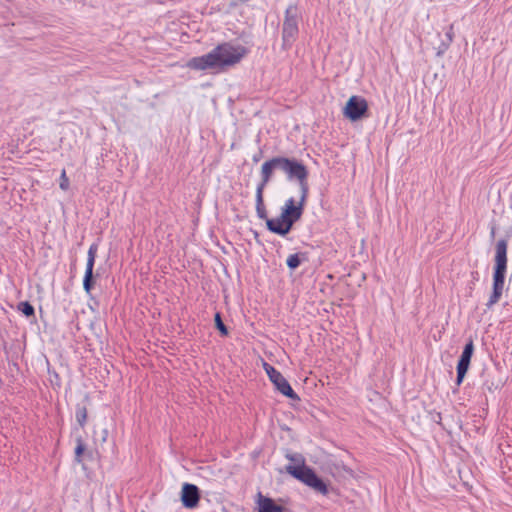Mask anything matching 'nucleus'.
Returning a JSON list of instances; mask_svg holds the SVG:
<instances>
[{
    "label": "nucleus",
    "mask_w": 512,
    "mask_h": 512,
    "mask_svg": "<svg viewBox=\"0 0 512 512\" xmlns=\"http://www.w3.org/2000/svg\"><path fill=\"white\" fill-rule=\"evenodd\" d=\"M473 352L474 344L472 340H469V342L465 345L457 364V385H460L463 382V379L469 369Z\"/></svg>",
    "instance_id": "9"
},
{
    "label": "nucleus",
    "mask_w": 512,
    "mask_h": 512,
    "mask_svg": "<svg viewBox=\"0 0 512 512\" xmlns=\"http://www.w3.org/2000/svg\"><path fill=\"white\" fill-rule=\"evenodd\" d=\"M247 54L246 47L231 42H223L207 54L191 58L186 63V67L196 71L210 70L214 73H220L239 64Z\"/></svg>",
    "instance_id": "2"
},
{
    "label": "nucleus",
    "mask_w": 512,
    "mask_h": 512,
    "mask_svg": "<svg viewBox=\"0 0 512 512\" xmlns=\"http://www.w3.org/2000/svg\"><path fill=\"white\" fill-rule=\"evenodd\" d=\"M304 259L300 257V254L298 253H295V254H291L288 256L287 258V266L290 268V269H296L300 264H301V261Z\"/></svg>",
    "instance_id": "16"
},
{
    "label": "nucleus",
    "mask_w": 512,
    "mask_h": 512,
    "mask_svg": "<svg viewBox=\"0 0 512 512\" xmlns=\"http://www.w3.org/2000/svg\"><path fill=\"white\" fill-rule=\"evenodd\" d=\"M275 169H280L279 157H273L265 161L261 166V181L256 190L264 192L265 187L271 181Z\"/></svg>",
    "instance_id": "10"
},
{
    "label": "nucleus",
    "mask_w": 512,
    "mask_h": 512,
    "mask_svg": "<svg viewBox=\"0 0 512 512\" xmlns=\"http://www.w3.org/2000/svg\"><path fill=\"white\" fill-rule=\"evenodd\" d=\"M368 102L357 95L351 96L343 108V115L350 121H357L367 116Z\"/></svg>",
    "instance_id": "6"
},
{
    "label": "nucleus",
    "mask_w": 512,
    "mask_h": 512,
    "mask_svg": "<svg viewBox=\"0 0 512 512\" xmlns=\"http://www.w3.org/2000/svg\"><path fill=\"white\" fill-rule=\"evenodd\" d=\"M256 512H286V508L277 504L272 498L258 493L256 496Z\"/></svg>",
    "instance_id": "11"
},
{
    "label": "nucleus",
    "mask_w": 512,
    "mask_h": 512,
    "mask_svg": "<svg viewBox=\"0 0 512 512\" xmlns=\"http://www.w3.org/2000/svg\"><path fill=\"white\" fill-rule=\"evenodd\" d=\"M18 310L27 317L34 316L35 314L34 307L27 301L20 302L18 304Z\"/></svg>",
    "instance_id": "15"
},
{
    "label": "nucleus",
    "mask_w": 512,
    "mask_h": 512,
    "mask_svg": "<svg viewBox=\"0 0 512 512\" xmlns=\"http://www.w3.org/2000/svg\"><path fill=\"white\" fill-rule=\"evenodd\" d=\"M98 246L97 244H92L87 253V263L86 270L83 279V288L87 294H90L93 288V269L95 264V259L97 255Z\"/></svg>",
    "instance_id": "8"
},
{
    "label": "nucleus",
    "mask_w": 512,
    "mask_h": 512,
    "mask_svg": "<svg viewBox=\"0 0 512 512\" xmlns=\"http://www.w3.org/2000/svg\"><path fill=\"white\" fill-rule=\"evenodd\" d=\"M86 449L85 443L81 437L76 439V447H75V461L77 463L82 462V455Z\"/></svg>",
    "instance_id": "14"
},
{
    "label": "nucleus",
    "mask_w": 512,
    "mask_h": 512,
    "mask_svg": "<svg viewBox=\"0 0 512 512\" xmlns=\"http://www.w3.org/2000/svg\"><path fill=\"white\" fill-rule=\"evenodd\" d=\"M508 241L506 239H500L495 244V254H494V266H493V284H492V293L487 302V307L491 308L493 305L498 303L500 300L504 285L505 278L508 268Z\"/></svg>",
    "instance_id": "3"
},
{
    "label": "nucleus",
    "mask_w": 512,
    "mask_h": 512,
    "mask_svg": "<svg viewBox=\"0 0 512 512\" xmlns=\"http://www.w3.org/2000/svg\"><path fill=\"white\" fill-rule=\"evenodd\" d=\"M256 212L260 219H265L266 222L272 218L267 217V211L264 205L263 192L256 190Z\"/></svg>",
    "instance_id": "13"
},
{
    "label": "nucleus",
    "mask_w": 512,
    "mask_h": 512,
    "mask_svg": "<svg viewBox=\"0 0 512 512\" xmlns=\"http://www.w3.org/2000/svg\"><path fill=\"white\" fill-rule=\"evenodd\" d=\"M286 471L291 476L298 479L315 491L323 495L328 493L327 485L316 475V473L310 467L305 465L303 458L297 465H287Z\"/></svg>",
    "instance_id": "4"
},
{
    "label": "nucleus",
    "mask_w": 512,
    "mask_h": 512,
    "mask_svg": "<svg viewBox=\"0 0 512 512\" xmlns=\"http://www.w3.org/2000/svg\"><path fill=\"white\" fill-rule=\"evenodd\" d=\"M59 187L62 191H67L70 187V180L66 174L65 169H63L60 174Z\"/></svg>",
    "instance_id": "18"
},
{
    "label": "nucleus",
    "mask_w": 512,
    "mask_h": 512,
    "mask_svg": "<svg viewBox=\"0 0 512 512\" xmlns=\"http://www.w3.org/2000/svg\"><path fill=\"white\" fill-rule=\"evenodd\" d=\"M263 368L267 373L270 381L274 384L276 389L281 394L293 400L299 399L298 395L294 392L289 382L278 370H276L272 365L268 364L267 362L263 363Z\"/></svg>",
    "instance_id": "5"
},
{
    "label": "nucleus",
    "mask_w": 512,
    "mask_h": 512,
    "mask_svg": "<svg viewBox=\"0 0 512 512\" xmlns=\"http://www.w3.org/2000/svg\"><path fill=\"white\" fill-rule=\"evenodd\" d=\"M491 236L494 237L495 236V227H492L491 229Z\"/></svg>",
    "instance_id": "20"
},
{
    "label": "nucleus",
    "mask_w": 512,
    "mask_h": 512,
    "mask_svg": "<svg viewBox=\"0 0 512 512\" xmlns=\"http://www.w3.org/2000/svg\"><path fill=\"white\" fill-rule=\"evenodd\" d=\"M298 27L297 22L293 17H289L288 14L283 23V39L284 41L293 40L297 35Z\"/></svg>",
    "instance_id": "12"
},
{
    "label": "nucleus",
    "mask_w": 512,
    "mask_h": 512,
    "mask_svg": "<svg viewBox=\"0 0 512 512\" xmlns=\"http://www.w3.org/2000/svg\"><path fill=\"white\" fill-rule=\"evenodd\" d=\"M199 488L191 483H184L181 489L180 499L182 505L187 509H194L199 505L200 501Z\"/></svg>",
    "instance_id": "7"
},
{
    "label": "nucleus",
    "mask_w": 512,
    "mask_h": 512,
    "mask_svg": "<svg viewBox=\"0 0 512 512\" xmlns=\"http://www.w3.org/2000/svg\"><path fill=\"white\" fill-rule=\"evenodd\" d=\"M280 170L289 180H297L300 186L298 197H289L281 208V213L276 219L267 221V229L275 234L285 236L294 223L299 221L304 213L309 195L308 170L304 164L296 159L279 157Z\"/></svg>",
    "instance_id": "1"
},
{
    "label": "nucleus",
    "mask_w": 512,
    "mask_h": 512,
    "mask_svg": "<svg viewBox=\"0 0 512 512\" xmlns=\"http://www.w3.org/2000/svg\"><path fill=\"white\" fill-rule=\"evenodd\" d=\"M76 420L81 427H84L87 421V409L86 407H78L76 410Z\"/></svg>",
    "instance_id": "17"
},
{
    "label": "nucleus",
    "mask_w": 512,
    "mask_h": 512,
    "mask_svg": "<svg viewBox=\"0 0 512 512\" xmlns=\"http://www.w3.org/2000/svg\"><path fill=\"white\" fill-rule=\"evenodd\" d=\"M215 325H216L217 329L220 331V333L223 336H227L228 335L227 327L222 322L220 313H216L215 314Z\"/></svg>",
    "instance_id": "19"
}]
</instances>
